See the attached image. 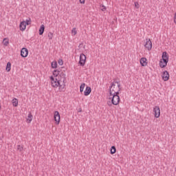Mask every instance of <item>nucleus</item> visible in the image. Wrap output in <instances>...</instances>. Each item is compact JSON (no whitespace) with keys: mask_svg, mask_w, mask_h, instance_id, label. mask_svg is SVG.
Returning a JSON list of instances; mask_svg holds the SVG:
<instances>
[{"mask_svg":"<svg viewBox=\"0 0 176 176\" xmlns=\"http://www.w3.org/2000/svg\"><path fill=\"white\" fill-rule=\"evenodd\" d=\"M113 83H117V85H118V84H119V82H118V81H114Z\"/></svg>","mask_w":176,"mask_h":176,"instance_id":"36","label":"nucleus"},{"mask_svg":"<svg viewBox=\"0 0 176 176\" xmlns=\"http://www.w3.org/2000/svg\"><path fill=\"white\" fill-rule=\"evenodd\" d=\"M116 87H118V89H120V83L118 82V86Z\"/></svg>","mask_w":176,"mask_h":176,"instance_id":"34","label":"nucleus"},{"mask_svg":"<svg viewBox=\"0 0 176 176\" xmlns=\"http://www.w3.org/2000/svg\"><path fill=\"white\" fill-rule=\"evenodd\" d=\"M60 82H63V83H67V74H65V72H60L59 74Z\"/></svg>","mask_w":176,"mask_h":176,"instance_id":"5","label":"nucleus"},{"mask_svg":"<svg viewBox=\"0 0 176 176\" xmlns=\"http://www.w3.org/2000/svg\"><path fill=\"white\" fill-rule=\"evenodd\" d=\"M60 72H61V71H60L59 69L54 70L53 75H54V76H55V78H58Z\"/></svg>","mask_w":176,"mask_h":176,"instance_id":"17","label":"nucleus"},{"mask_svg":"<svg viewBox=\"0 0 176 176\" xmlns=\"http://www.w3.org/2000/svg\"><path fill=\"white\" fill-rule=\"evenodd\" d=\"M32 114L31 113H30L28 116V118H27V122L28 123H31V122H32Z\"/></svg>","mask_w":176,"mask_h":176,"instance_id":"20","label":"nucleus"},{"mask_svg":"<svg viewBox=\"0 0 176 176\" xmlns=\"http://www.w3.org/2000/svg\"><path fill=\"white\" fill-rule=\"evenodd\" d=\"M12 102L13 107H17V105H19V100H17V98L12 99Z\"/></svg>","mask_w":176,"mask_h":176,"instance_id":"19","label":"nucleus"},{"mask_svg":"<svg viewBox=\"0 0 176 176\" xmlns=\"http://www.w3.org/2000/svg\"><path fill=\"white\" fill-rule=\"evenodd\" d=\"M50 80H51V82H54V81H56V79H54V77H53V76H51V77H50Z\"/></svg>","mask_w":176,"mask_h":176,"instance_id":"30","label":"nucleus"},{"mask_svg":"<svg viewBox=\"0 0 176 176\" xmlns=\"http://www.w3.org/2000/svg\"><path fill=\"white\" fill-rule=\"evenodd\" d=\"M168 63V54H167V52H164L162 53V59L160 61V68H166V67H167Z\"/></svg>","mask_w":176,"mask_h":176,"instance_id":"1","label":"nucleus"},{"mask_svg":"<svg viewBox=\"0 0 176 176\" xmlns=\"http://www.w3.org/2000/svg\"><path fill=\"white\" fill-rule=\"evenodd\" d=\"M85 0H80V3H82V4L85 3Z\"/></svg>","mask_w":176,"mask_h":176,"instance_id":"33","label":"nucleus"},{"mask_svg":"<svg viewBox=\"0 0 176 176\" xmlns=\"http://www.w3.org/2000/svg\"><path fill=\"white\" fill-rule=\"evenodd\" d=\"M52 68H57V62L56 61H53L52 63Z\"/></svg>","mask_w":176,"mask_h":176,"instance_id":"23","label":"nucleus"},{"mask_svg":"<svg viewBox=\"0 0 176 176\" xmlns=\"http://www.w3.org/2000/svg\"><path fill=\"white\" fill-rule=\"evenodd\" d=\"M85 86H86V84L85 82L82 83L80 86V91L81 93H83V90H85Z\"/></svg>","mask_w":176,"mask_h":176,"instance_id":"22","label":"nucleus"},{"mask_svg":"<svg viewBox=\"0 0 176 176\" xmlns=\"http://www.w3.org/2000/svg\"><path fill=\"white\" fill-rule=\"evenodd\" d=\"M100 8H101L102 12H104V10H107V7H105V6L104 5L100 6Z\"/></svg>","mask_w":176,"mask_h":176,"instance_id":"26","label":"nucleus"},{"mask_svg":"<svg viewBox=\"0 0 176 176\" xmlns=\"http://www.w3.org/2000/svg\"><path fill=\"white\" fill-rule=\"evenodd\" d=\"M111 105H112V104H109V107H111Z\"/></svg>","mask_w":176,"mask_h":176,"instance_id":"40","label":"nucleus"},{"mask_svg":"<svg viewBox=\"0 0 176 176\" xmlns=\"http://www.w3.org/2000/svg\"><path fill=\"white\" fill-rule=\"evenodd\" d=\"M61 80H60V78H55V81H52L51 82V85L52 86V87H58V86L60 85V83L61 82V81H60Z\"/></svg>","mask_w":176,"mask_h":176,"instance_id":"9","label":"nucleus"},{"mask_svg":"<svg viewBox=\"0 0 176 176\" xmlns=\"http://www.w3.org/2000/svg\"><path fill=\"white\" fill-rule=\"evenodd\" d=\"M78 63L80 64V67H85V64H86V55H85V54H80Z\"/></svg>","mask_w":176,"mask_h":176,"instance_id":"4","label":"nucleus"},{"mask_svg":"<svg viewBox=\"0 0 176 176\" xmlns=\"http://www.w3.org/2000/svg\"><path fill=\"white\" fill-rule=\"evenodd\" d=\"M72 34H74V35H76V33H77L76 28H74L72 30Z\"/></svg>","mask_w":176,"mask_h":176,"instance_id":"28","label":"nucleus"},{"mask_svg":"<svg viewBox=\"0 0 176 176\" xmlns=\"http://www.w3.org/2000/svg\"><path fill=\"white\" fill-rule=\"evenodd\" d=\"M25 23H26V25H30V24H31V21L26 20Z\"/></svg>","mask_w":176,"mask_h":176,"instance_id":"29","label":"nucleus"},{"mask_svg":"<svg viewBox=\"0 0 176 176\" xmlns=\"http://www.w3.org/2000/svg\"><path fill=\"white\" fill-rule=\"evenodd\" d=\"M146 61H148L146 58H142L140 59V65H142V67H146L148 65V63Z\"/></svg>","mask_w":176,"mask_h":176,"instance_id":"12","label":"nucleus"},{"mask_svg":"<svg viewBox=\"0 0 176 176\" xmlns=\"http://www.w3.org/2000/svg\"><path fill=\"white\" fill-rule=\"evenodd\" d=\"M3 41H6V38H4Z\"/></svg>","mask_w":176,"mask_h":176,"instance_id":"39","label":"nucleus"},{"mask_svg":"<svg viewBox=\"0 0 176 176\" xmlns=\"http://www.w3.org/2000/svg\"><path fill=\"white\" fill-rule=\"evenodd\" d=\"M174 23L176 24V12L174 14Z\"/></svg>","mask_w":176,"mask_h":176,"instance_id":"31","label":"nucleus"},{"mask_svg":"<svg viewBox=\"0 0 176 176\" xmlns=\"http://www.w3.org/2000/svg\"><path fill=\"white\" fill-rule=\"evenodd\" d=\"M0 109H1V105H0Z\"/></svg>","mask_w":176,"mask_h":176,"instance_id":"41","label":"nucleus"},{"mask_svg":"<svg viewBox=\"0 0 176 176\" xmlns=\"http://www.w3.org/2000/svg\"><path fill=\"white\" fill-rule=\"evenodd\" d=\"M110 153L111 155H113L116 153V147L115 146H112L110 150Z\"/></svg>","mask_w":176,"mask_h":176,"instance_id":"21","label":"nucleus"},{"mask_svg":"<svg viewBox=\"0 0 176 176\" xmlns=\"http://www.w3.org/2000/svg\"><path fill=\"white\" fill-rule=\"evenodd\" d=\"M17 150L19 151V152H21L23 151V146H21V145H18Z\"/></svg>","mask_w":176,"mask_h":176,"instance_id":"27","label":"nucleus"},{"mask_svg":"<svg viewBox=\"0 0 176 176\" xmlns=\"http://www.w3.org/2000/svg\"><path fill=\"white\" fill-rule=\"evenodd\" d=\"M120 89L116 87L114 82L111 83V85L109 87V96H113L114 94H119Z\"/></svg>","mask_w":176,"mask_h":176,"instance_id":"2","label":"nucleus"},{"mask_svg":"<svg viewBox=\"0 0 176 176\" xmlns=\"http://www.w3.org/2000/svg\"><path fill=\"white\" fill-rule=\"evenodd\" d=\"M38 31L39 35H43V33L45 32V25H41Z\"/></svg>","mask_w":176,"mask_h":176,"instance_id":"16","label":"nucleus"},{"mask_svg":"<svg viewBox=\"0 0 176 176\" xmlns=\"http://www.w3.org/2000/svg\"><path fill=\"white\" fill-rule=\"evenodd\" d=\"M8 45H9V41H5L4 42V45L8 46Z\"/></svg>","mask_w":176,"mask_h":176,"instance_id":"32","label":"nucleus"},{"mask_svg":"<svg viewBox=\"0 0 176 176\" xmlns=\"http://www.w3.org/2000/svg\"><path fill=\"white\" fill-rule=\"evenodd\" d=\"M21 56L24 58L28 56V49L23 47L21 50Z\"/></svg>","mask_w":176,"mask_h":176,"instance_id":"11","label":"nucleus"},{"mask_svg":"<svg viewBox=\"0 0 176 176\" xmlns=\"http://www.w3.org/2000/svg\"><path fill=\"white\" fill-rule=\"evenodd\" d=\"M144 47L148 50H152V41L149 38L146 39V43L144 45Z\"/></svg>","mask_w":176,"mask_h":176,"instance_id":"7","label":"nucleus"},{"mask_svg":"<svg viewBox=\"0 0 176 176\" xmlns=\"http://www.w3.org/2000/svg\"><path fill=\"white\" fill-rule=\"evenodd\" d=\"M162 65H164V61L162 60Z\"/></svg>","mask_w":176,"mask_h":176,"instance_id":"38","label":"nucleus"},{"mask_svg":"<svg viewBox=\"0 0 176 176\" xmlns=\"http://www.w3.org/2000/svg\"><path fill=\"white\" fill-rule=\"evenodd\" d=\"M58 64H59V65H63L64 64V61H63V59H59L58 60Z\"/></svg>","mask_w":176,"mask_h":176,"instance_id":"25","label":"nucleus"},{"mask_svg":"<svg viewBox=\"0 0 176 176\" xmlns=\"http://www.w3.org/2000/svg\"><path fill=\"white\" fill-rule=\"evenodd\" d=\"M47 38H48L50 40L53 39V33L49 32L48 34H47Z\"/></svg>","mask_w":176,"mask_h":176,"instance_id":"24","label":"nucleus"},{"mask_svg":"<svg viewBox=\"0 0 176 176\" xmlns=\"http://www.w3.org/2000/svg\"><path fill=\"white\" fill-rule=\"evenodd\" d=\"M153 112L154 113L155 118H160V107L158 106L154 107Z\"/></svg>","mask_w":176,"mask_h":176,"instance_id":"6","label":"nucleus"},{"mask_svg":"<svg viewBox=\"0 0 176 176\" xmlns=\"http://www.w3.org/2000/svg\"><path fill=\"white\" fill-rule=\"evenodd\" d=\"M12 69V63L10 62H8L6 65V70L7 72H10V70Z\"/></svg>","mask_w":176,"mask_h":176,"instance_id":"18","label":"nucleus"},{"mask_svg":"<svg viewBox=\"0 0 176 176\" xmlns=\"http://www.w3.org/2000/svg\"><path fill=\"white\" fill-rule=\"evenodd\" d=\"M54 119L56 122V124H60V113L57 111L54 112Z\"/></svg>","mask_w":176,"mask_h":176,"instance_id":"8","label":"nucleus"},{"mask_svg":"<svg viewBox=\"0 0 176 176\" xmlns=\"http://www.w3.org/2000/svg\"><path fill=\"white\" fill-rule=\"evenodd\" d=\"M65 83L66 82H63V84L61 85L59 82V85L58 87H59V91H65Z\"/></svg>","mask_w":176,"mask_h":176,"instance_id":"15","label":"nucleus"},{"mask_svg":"<svg viewBox=\"0 0 176 176\" xmlns=\"http://www.w3.org/2000/svg\"><path fill=\"white\" fill-rule=\"evenodd\" d=\"M112 98H109V100H111V104L113 105H119V102H120V96H119V94H116L111 96Z\"/></svg>","mask_w":176,"mask_h":176,"instance_id":"3","label":"nucleus"},{"mask_svg":"<svg viewBox=\"0 0 176 176\" xmlns=\"http://www.w3.org/2000/svg\"><path fill=\"white\" fill-rule=\"evenodd\" d=\"M90 93H91V87H87L84 91V96H89Z\"/></svg>","mask_w":176,"mask_h":176,"instance_id":"14","label":"nucleus"},{"mask_svg":"<svg viewBox=\"0 0 176 176\" xmlns=\"http://www.w3.org/2000/svg\"><path fill=\"white\" fill-rule=\"evenodd\" d=\"M138 3H135V6L136 7V8H138Z\"/></svg>","mask_w":176,"mask_h":176,"instance_id":"35","label":"nucleus"},{"mask_svg":"<svg viewBox=\"0 0 176 176\" xmlns=\"http://www.w3.org/2000/svg\"><path fill=\"white\" fill-rule=\"evenodd\" d=\"M162 79H163V80H164V82H167V80H168V79H170V74H168V72H167V70H165L163 72Z\"/></svg>","mask_w":176,"mask_h":176,"instance_id":"10","label":"nucleus"},{"mask_svg":"<svg viewBox=\"0 0 176 176\" xmlns=\"http://www.w3.org/2000/svg\"><path fill=\"white\" fill-rule=\"evenodd\" d=\"M82 45H83L82 43L80 44L79 45V47H80V46H82Z\"/></svg>","mask_w":176,"mask_h":176,"instance_id":"37","label":"nucleus"},{"mask_svg":"<svg viewBox=\"0 0 176 176\" xmlns=\"http://www.w3.org/2000/svg\"><path fill=\"white\" fill-rule=\"evenodd\" d=\"M19 27H20L21 31H24L27 28V23H25V21H22L21 22Z\"/></svg>","mask_w":176,"mask_h":176,"instance_id":"13","label":"nucleus"}]
</instances>
